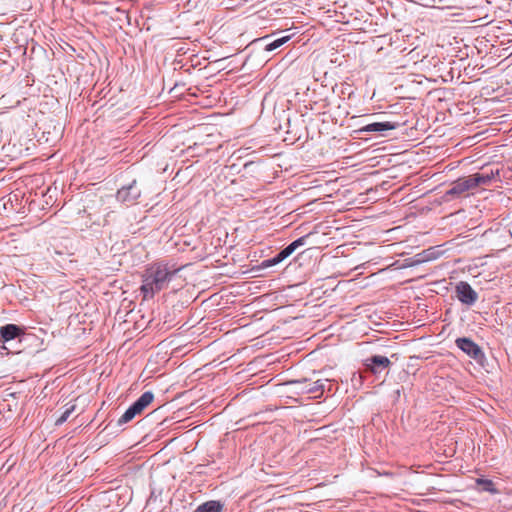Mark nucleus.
Segmentation results:
<instances>
[{
	"label": "nucleus",
	"instance_id": "412c9836",
	"mask_svg": "<svg viewBox=\"0 0 512 512\" xmlns=\"http://www.w3.org/2000/svg\"><path fill=\"white\" fill-rule=\"evenodd\" d=\"M223 504L219 500H209L200 504L194 512H221Z\"/></svg>",
	"mask_w": 512,
	"mask_h": 512
},
{
	"label": "nucleus",
	"instance_id": "4468645a",
	"mask_svg": "<svg viewBox=\"0 0 512 512\" xmlns=\"http://www.w3.org/2000/svg\"><path fill=\"white\" fill-rule=\"evenodd\" d=\"M476 187L488 186L499 178V169L482 168V171L471 174Z\"/></svg>",
	"mask_w": 512,
	"mask_h": 512
},
{
	"label": "nucleus",
	"instance_id": "393cba45",
	"mask_svg": "<svg viewBox=\"0 0 512 512\" xmlns=\"http://www.w3.org/2000/svg\"><path fill=\"white\" fill-rule=\"evenodd\" d=\"M273 357V354H258V367L265 366L273 363L277 358H273L270 360V358Z\"/></svg>",
	"mask_w": 512,
	"mask_h": 512
},
{
	"label": "nucleus",
	"instance_id": "f257e3e1",
	"mask_svg": "<svg viewBox=\"0 0 512 512\" xmlns=\"http://www.w3.org/2000/svg\"><path fill=\"white\" fill-rule=\"evenodd\" d=\"M180 270L181 268L164 261L148 264L142 273V284L139 288L143 299H153L157 293L168 287Z\"/></svg>",
	"mask_w": 512,
	"mask_h": 512
},
{
	"label": "nucleus",
	"instance_id": "20e7f679",
	"mask_svg": "<svg viewBox=\"0 0 512 512\" xmlns=\"http://www.w3.org/2000/svg\"><path fill=\"white\" fill-rule=\"evenodd\" d=\"M261 120V128H258V133H261L262 136H258V154H263L264 156H270V157H275V156H278L280 155V151H279V147L276 145V146H273L271 144L272 140H269V143H267V141L265 139H261V138H264V137H271V132H277L280 128H281V125L280 123L276 120V119H273L272 120V126H268L266 125L265 121L266 119H261V115L258 116V122Z\"/></svg>",
	"mask_w": 512,
	"mask_h": 512
},
{
	"label": "nucleus",
	"instance_id": "c9c22d12",
	"mask_svg": "<svg viewBox=\"0 0 512 512\" xmlns=\"http://www.w3.org/2000/svg\"><path fill=\"white\" fill-rule=\"evenodd\" d=\"M263 320H264V317H263V316H262V317H258V318H257L258 324H259L260 322H262Z\"/></svg>",
	"mask_w": 512,
	"mask_h": 512
},
{
	"label": "nucleus",
	"instance_id": "a878e982",
	"mask_svg": "<svg viewBox=\"0 0 512 512\" xmlns=\"http://www.w3.org/2000/svg\"><path fill=\"white\" fill-rule=\"evenodd\" d=\"M273 438V442H276V438H277V434L276 433H270V434H267V432H263L261 437L258 438V444H264V445H269V440H272Z\"/></svg>",
	"mask_w": 512,
	"mask_h": 512
},
{
	"label": "nucleus",
	"instance_id": "1a4fd4ad",
	"mask_svg": "<svg viewBox=\"0 0 512 512\" xmlns=\"http://www.w3.org/2000/svg\"><path fill=\"white\" fill-rule=\"evenodd\" d=\"M283 261L284 260L282 258H280V255L278 252H276L272 257L259 258L258 259V279L273 276L275 273L278 272L277 267Z\"/></svg>",
	"mask_w": 512,
	"mask_h": 512
},
{
	"label": "nucleus",
	"instance_id": "72a5a7b5",
	"mask_svg": "<svg viewBox=\"0 0 512 512\" xmlns=\"http://www.w3.org/2000/svg\"><path fill=\"white\" fill-rule=\"evenodd\" d=\"M394 395H395V399H399L400 395H401V389H396L394 391Z\"/></svg>",
	"mask_w": 512,
	"mask_h": 512
},
{
	"label": "nucleus",
	"instance_id": "423d86ee",
	"mask_svg": "<svg viewBox=\"0 0 512 512\" xmlns=\"http://www.w3.org/2000/svg\"><path fill=\"white\" fill-rule=\"evenodd\" d=\"M154 400V394L152 391H145L132 402L129 407L125 410L122 416L118 419L117 425L122 426L133 420L137 415L141 414L145 408L151 404Z\"/></svg>",
	"mask_w": 512,
	"mask_h": 512
},
{
	"label": "nucleus",
	"instance_id": "b1692460",
	"mask_svg": "<svg viewBox=\"0 0 512 512\" xmlns=\"http://www.w3.org/2000/svg\"><path fill=\"white\" fill-rule=\"evenodd\" d=\"M427 262V258L425 256V254H422L421 253H418L416 254L415 256L411 257V258H408L405 260V267H413V266H418L422 263H425Z\"/></svg>",
	"mask_w": 512,
	"mask_h": 512
},
{
	"label": "nucleus",
	"instance_id": "bb28decb",
	"mask_svg": "<svg viewBox=\"0 0 512 512\" xmlns=\"http://www.w3.org/2000/svg\"><path fill=\"white\" fill-rule=\"evenodd\" d=\"M277 279H272L270 281L265 280V278H259L258 279V293L262 290H266L267 288H270L273 283H275Z\"/></svg>",
	"mask_w": 512,
	"mask_h": 512
},
{
	"label": "nucleus",
	"instance_id": "f704fd0d",
	"mask_svg": "<svg viewBox=\"0 0 512 512\" xmlns=\"http://www.w3.org/2000/svg\"><path fill=\"white\" fill-rule=\"evenodd\" d=\"M268 97H269V93H266L262 100V106H264V103L267 101Z\"/></svg>",
	"mask_w": 512,
	"mask_h": 512
},
{
	"label": "nucleus",
	"instance_id": "6e6552de",
	"mask_svg": "<svg viewBox=\"0 0 512 512\" xmlns=\"http://www.w3.org/2000/svg\"><path fill=\"white\" fill-rule=\"evenodd\" d=\"M455 297L468 307L473 306L478 300V293L466 281H460L455 286Z\"/></svg>",
	"mask_w": 512,
	"mask_h": 512
},
{
	"label": "nucleus",
	"instance_id": "7ed1b4c3",
	"mask_svg": "<svg viewBox=\"0 0 512 512\" xmlns=\"http://www.w3.org/2000/svg\"><path fill=\"white\" fill-rule=\"evenodd\" d=\"M278 35L279 32L266 35L258 34V60L268 62L275 55V51L292 38V35Z\"/></svg>",
	"mask_w": 512,
	"mask_h": 512
},
{
	"label": "nucleus",
	"instance_id": "9d476101",
	"mask_svg": "<svg viewBox=\"0 0 512 512\" xmlns=\"http://www.w3.org/2000/svg\"><path fill=\"white\" fill-rule=\"evenodd\" d=\"M140 196L141 190L138 187L136 180H133L130 184L121 187L116 193L117 200L126 206L134 204Z\"/></svg>",
	"mask_w": 512,
	"mask_h": 512
},
{
	"label": "nucleus",
	"instance_id": "cd10ccee",
	"mask_svg": "<svg viewBox=\"0 0 512 512\" xmlns=\"http://www.w3.org/2000/svg\"><path fill=\"white\" fill-rule=\"evenodd\" d=\"M270 374H266V370H258V385L264 384L266 380H270Z\"/></svg>",
	"mask_w": 512,
	"mask_h": 512
},
{
	"label": "nucleus",
	"instance_id": "aec40b11",
	"mask_svg": "<svg viewBox=\"0 0 512 512\" xmlns=\"http://www.w3.org/2000/svg\"><path fill=\"white\" fill-rule=\"evenodd\" d=\"M475 483L480 487L481 492H488L492 495L499 494V490L496 488L494 482L491 479L478 477L475 479Z\"/></svg>",
	"mask_w": 512,
	"mask_h": 512
},
{
	"label": "nucleus",
	"instance_id": "dca6fc26",
	"mask_svg": "<svg viewBox=\"0 0 512 512\" xmlns=\"http://www.w3.org/2000/svg\"><path fill=\"white\" fill-rule=\"evenodd\" d=\"M312 235V233H308V234H305L297 239H295L294 241H292L291 243H289L286 247H284L283 249L277 251L280 255V258H282L283 260H286L288 257H290L298 248L304 246L306 243H307V240L308 238H310V236Z\"/></svg>",
	"mask_w": 512,
	"mask_h": 512
},
{
	"label": "nucleus",
	"instance_id": "a211bd4d",
	"mask_svg": "<svg viewBox=\"0 0 512 512\" xmlns=\"http://www.w3.org/2000/svg\"><path fill=\"white\" fill-rule=\"evenodd\" d=\"M467 192V186L465 185L462 178L455 180L450 188L445 192L444 198L446 201L453 200L463 193Z\"/></svg>",
	"mask_w": 512,
	"mask_h": 512
},
{
	"label": "nucleus",
	"instance_id": "9b49d317",
	"mask_svg": "<svg viewBox=\"0 0 512 512\" xmlns=\"http://www.w3.org/2000/svg\"><path fill=\"white\" fill-rule=\"evenodd\" d=\"M391 365L392 362L388 357L379 354L371 355L364 361L366 371L372 373L375 376H378L382 372L386 371Z\"/></svg>",
	"mask_w": 512,
	"mask_h": 512
},
{
	"label": "nucleus",
	"instance_id": "2eb2a0df",
	"mask_svg": "<svg viewBox=\"0 0 512 512\" xmlns=\"http://www.w3.org/2000/svg\"><path fill=\"white\" fill-rule=\"evenodd\" d=\"M400 126L398 122H391V121H381V122H373L364 125L359 129L360 133H380L381 135H384L383 133L386 131L397 129Z\"/></svg>",
	"mask_w": 512,
	"mask_h": 512
},
{
	"label": "nucleus",
	"instance_id": "7c9ffc66",
	"mask_svg": "<svg viewBox=\"0 0 512 512\" xmlns=\"http://www.w3.org/2000/svg\"><path fill=\"white\" fill-rule=\"evenodd\" d=\"M422 254H425L427 262L436 258V255L432 248L422 251Z\"/></svg>",
	"mask_w": 512,
	"mask_h": 512
},
{
	"label": "nucleus",
	"instance_id": "4be33fe9",
	"mask_svg": "<svg viewBox=\"0 0 512 512\" xmlns=\"http://www.w3.org/2000/svg\"><path fill=\"white\" fill-rule=\"evenodd\" d=\"M74 410H75V405L74 404L66 405L65 406V410L55 420V425L56 426H61L62 424H64L68 420L70 415L74 412Z\"/></svg>",
	"mask_w": 512,
	"mask_h": 512
},
{
	"label": "nucleus",
	"instance_id": "f8f14e48",
	"mask_svg": "<svg viewBox=\"0 0 512 512\" xmlns=\"http://www.w3.org/2000/svg\"><path fill=\"white\" fill-rule=\"evenodd\" d=\"M282 230L279 222H270L264 217H258V240L264 239L272 241L276 239L275 236Z\"/></svg>",
	"mask_w": 512,
	"mask_h": 512
},
{
	"label": "nucleus",
	"instance_id": "6ab92c4d",
	"mask_svg": "<svg viewBox=\"0 0 512 512\" xmlns=\"http://www.w3.org/2000/svg\"><path fill=\"white\" fill-rule=\"evenodd\" d=\"M275 378H271L270 380H266L264 384L258 385V398L264 397L268 398L271 396H278L279 391L278 387L280 386L279 382H274Z\"/></svg>",
	"mask_w": 512,
	"mask_h": 512
},
{
	"label": "nucleus",
	"instance_id": "2f4dec72",
	"mask_svg": "<svg viewBox=\"0 0 512 512\" xmlns=\"http://www.w3.org/2000/svg\"><path fill=\"white\" fill-rule=\"evenodd\" d=\"M268 475H269V473L265 472L264 469L258 470L257 479H258V481H261V482H267L268 480L266 479V476H268Z\"/></svg>",
	"mask_w": 512,
	"mask_h": 512
},
{
	"label": "nucleus",
	"instance_id": "e433bc0d",
	"mask_svg": "<svg viewBox=\"0 0 512 512\" xmlns=\"http://www.w3.org/2000/svg\"><path fill=\"white\" fill-rule=\"evenodd\" d=\"M278 450H279V448L277 447V448H275V450L272 451V453H275Z\"/></svg>",
	"mask_w": 512,
	"mask_h": 512
},
{
	"label": "nucleus",
	"instance_id": "c756f323",
	"mask_svg": "<svg viewBox=\"0 0 512 512\" xmlns=\"http://www.w3.org/2000/svg\"><path fill=\"white\" fill-rule=\"evenodd\" d=\"M323 380L326 382V384L323 385L324 386L323 394L325 392L333 393L335 384L329 379H323Z\"/></svg>",
	"mask_w": 512,
	"mask_h": 512
},
{
	"label": "nucleus",
	"instance_id": "473e14b6",
	"mask_svg": "<svg viewBox=\"0 0 512 512\" xmlns=\"http://www.w3.org/2000/svg\"><path fill=\"white\" fill-rule=\"evenodd\" d=\"M264 337H265V334L258 335V342H257L258 349H259L260 347H263V346H264L265 341H266V339H265Z\"/></svg>",
	"mask_w": 512,
	"mask_h": 512
},
{
	"label": "nucleus",
	"instance_id": "f03ea898",
	"mask_svg": "<svg viewBox=\"0 0 512 512\" xmlns=\"http://www.w3.org/2000/svg\"><path fill=\"white\" fill-rule=\"evenodd\" d=\"M26 327L14 323L0 326V355L8 356L21 352L25 340Z\"/></svg>",
	"mask_w": 512,
	"mask_h": 512
},
{
	"label": "nucleus",
	"instance_id": "39448f33",
	"mask_svg": "<svg viewBox=\"0 0 512 512\" xmlns=\"http://www.w3.org/2000/svg\"><path fill=\"white\" fill-rule=\"evenodd\" d=\"M324 380L311 381L307 378L293 379L286 382L290 391L295 394H312L317 399L323 396Z\"/></svg>",
	"mask_w": 512,
	"mask_h": 512
},
{
	"label": "nucleus",
	"instance_id": "ddd939ff",
	"mask_svg": "<svg viewBox=\"0 0 512 512\" xmlns=\"http://www.w3.org/2000/svg\"><path fill=\"white\" fill-rule=\"evenodd\" d=\"M261 2L258 1V28L263 29L268 26V21L277 19V16L282 14L281 9L275 7L273 4L270 7H260Z\"/></svg>",
	"mask_w": 512,
	"mask_h": 512
},
{
	"label": "nucleus",
	"instance_id": "c85d7f7f",
	"mask_svg": "<svg viewBox=\"0 0 512 512\" xmlns=\"http://www.w3.org/2000/svg\"><path fill=\"white\" fill-rule=\"evenodd\" d=\"M462 179H463L465 185L467 186V191L476 188V185H475V183L473 181L472 175H469L467 177H462Z\"/></svg>",
	"mask_w": 512,
	"mask_h": 512
},
{
	"label": "nucleus",
	"instance_id": "0eeeda50",
	"mask_svg": "<svg viewBox=\"0 0 512 512\" xmlns=\"http://www.w3.org/2000/svg\"><path fill=\"white\" fill-rule=\"evenodd\" d=\"M455 345L467 356L474 359L478 364L482 366L484 365V362L486 361L485 353L483 349L470 337H458L455 340Z\"/></svg>",
	"mask_w": 512,
	"mask_h": 512
},
{
	"label": "nucleus",
	"instance_id": "5701e85b",
	"mask_svg": "<svg viewBox=\"0 0 512 512\" xmlns=\"http://www.w3.org/2000/svg\"><path fill=\"white\" fill-rule=\"evenodd\" d=\"M277 298V295L275 292H265L263 295H258V313L264 310H267V308L264 306V302L267 300H275Z\"/></svg>",
	"mask_w": 512,
	"mask_h": 512
},
{
	"label": "nucleus",
	"instance_id": "f3484780",
	"mask_svg": "<svg viewBox=\"0 0 512 512\" xmlns=\"http://www.w3.org/2000/svg\"><path fill=\"white\" fill-rule=\"evenodd\" d=\"M280 243V239H272V241L258 240V259L272 257L275 254L273 249H277Z\"/></svg>",
	"mask_w": 512,
	"mask_h": 512
}]
</instances>
